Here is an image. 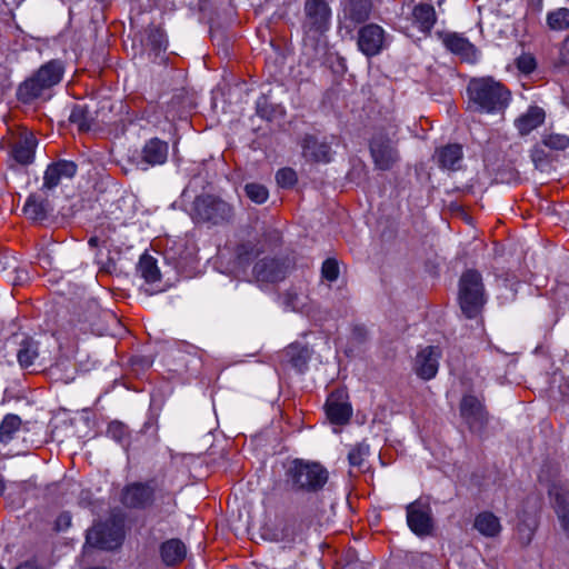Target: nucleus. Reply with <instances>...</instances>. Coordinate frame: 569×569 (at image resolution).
<instances>
[{"mask_svg":"<svg viewBox=\"0 0 569 569\" xmlns=\"http://www.w3.org/2000/svg\"><path fill=\"white\" fill-rule=\"evenodd\" d=\"M120 502L130 510H151L157 518V526L169 523L168 519L176 513L178 507L176 492L164 476L126 485L120 493Z\"/></svg>","mask_w":569,"mask_h":569,"instance_id":"f257e3e1","label":"nucleus"},{"mask_svg":"<svg viewBox=\"0 0 569 569\" xmlns=\"http://www.w3.org/2000/svg\"><path fill=\"white\" fill-rule=\"evenodd\" d=\"M328 480V470L317 461L293 459L284 469V486L296 495H316Z\"/></svg>","mask_w":569,"mask_h":569,"instance_id":"f03ea898","label":"nucleus"},{"mask_svg":"<svg viewBox=\"0 0 569 569\" xmlns=\"http://www.w3.org/2000/svg\"><path fill=\"white\" fill-rule=\"evenodd\" d=\"M331 27V9L325 0H306L301 20L302 43L315 52L326 44Z\"/></svg>","mask_w":569,"mask_h":569,"instance_id":"7ed1b4c3","label":"nucleus"},{"mask_svg":"<svg viewBox=\"0 0 569 569\" xmlns=\"http://www.w3.org/2000/svg\"><path fill=\"white\" fill-rule=\"evenodd\" d=\"M467 93L476 110L487 113L503 111L511 99V92L491 77L471 79Z\"/></svg>","mask_w":569,"mask_h":569,"instance_id":"20e7f679","label":"nucleus"},{"mask_svg":"<svg viewBox=\"0 0 569 569\" xmlns=\"http://www.w3.org/2000/svg\"><path fill=\"white\" fill-rule=\"evenodd\" d=\"M189 214L196 223L222 227L234 222L236 207L217 194L201 193L192 201Z\"/></svg>","mask_w":569,"mask_h":569,"instance_id":"39448f33","label":"nucleus"},{"mask_svg":"<svg viewBox=\"0 0 569 569\" xmlns=\"http://www.w3.org/2000/svg\"><path fill=\"white\" fill-rule=\"evenodd\" d=\"M64 67L60 60H51L41 66L38 71L24 80L18 88L17 98L23 103H30L46 90L58 84L63 77Z\"/></svg>","mask_w":569,"mask_h":569,"instance_id":"423d86ee","label":"nucleus"},{"mask_svg":"<svg viewBox=\"0 0 569 569\" xmlns=\"http://www.w3.org/2000/svg\"><path fill=\"white\" fill-rule=\"evenodd\" d=\"M124 538V517L121 512H112L103 522L96 523L87 532V543L92 547L113 550Z\"/></svg>","mask_w":569,"mask_h":569,"instance_id":"0eeeda50","label":"nucleus"},{"mask_svg":"<svg viewBox=\"0 0 569 569\" xmlns=\"http://www.w3.org/2000/svg\"><path fill=\"white\" fill-rule=\"evenodd\" d=\"M486 302L482 277L477 270H467L459 281V303L463 315L476 318Z\"/></svg>","mask_w":569,"mask_h":569,"instance_id":"6e6552de","label":"nucleus"},{"mask_svg":"<svg viewBox=\"0 0 569 569\" xmlns=\"http://www.w3.org/2000/svg\"><path fill=\"white\" fill-rule=\"evenodd\" d=\"M369 150L375 168L378 170H391L400 161L397 141L386 133L373 134L369 142Z\"/></svg>","mask_w":569,"mask_h":569,"instance_id":"1a4fd4ad","label":"nucleus"},{"mask_svg":"<svg viewBox=\"0 0 569 569\" xmlns=\"http://www.w3.org/2000/svg\"><path fill=\"white\" fill-rule=\"evenodd\" d=\"M407 525L418 537L431 536L435 529V519L429 499L420 497L406 507Z\"/></svg>","mask_w":569,"mask_h":569,"instance_id":"9d476101","label":"nucleus"},{"mask_svg":"<svg viewBox=\"0 0 569 569\" xmlns=\"http://www.w3.org/2000/svg\"><path fill=\"white\" fill-rule=\"evenodd\" d=\"M460 417L473 433L482 432L489 422V412L485 406L483 398L472 393L462 396L459 405Z\"/></svg>","mask_w":569,"mask_h":569,"instance_id":"9b49d317","label":"nucleus"},{"mask_svg":"<svg viewBox=\"0 0 569 569\" xmlns=\"http://www.w3.org/2000/svg\"><path fill=\"white\" fill-rule=\"evenodd\" d=\"M445 48L451 53L460 57L462 61L473 63L478 59V49L466 37L458 32H438Z\"/></svg>","mask_w":569,"mask_h":569,"instance_id":"f8f14e48","label":"nucleus"},{"mask_svg":"<svg viewBox=\"0 0 569 569\" xmlns=\"http://www.w3.org/2000/svg\"><path fill=\"white\" fill-rule=\"evenodd\" d=\"M17 361L21 369L36 372L46 366L44 357L40 352V343L32 337H24L17 349Z\"/></svg>","mask_w":569,"mask_h":569,"instance_id":"ddd939ff","label":"nucleus"},{"mask_svg":"<svg viewBox=\"0 0 569 569\" xmlns=\"http://www.w3.org/2000/svg\"><path fill=\"white\" fill-rule=\"evenodd\" d=\"M440 358L441 350L439 347L428 346L421 349L415 358V373L426 381L433 379L439 369Z\"/></svg>","mask_w":569,"mask_h":569,"instance_id":"4468645a","label":"nucleus"},{"mask_svg":"<svg viewBox=\"0 0 569 569\" xmlns=\"http://www.w3.org/2000/svg\"><path fill=\"white\" fill-rule=\"evenodd\" d=\"M383 29L375 23L363 26L358 32V48L367 57H373L385 48Z\"/></svg>","mask_w":569,"mask_h":569,"instance_id":"2eb2a0df","label":"nucleus"},{"mask_svg":"<svg viewBox=\"0 0 569 569\" xmlns=\"http://www.w3.org/2000/svg\"><path fill=\"white\" fill-rule=\"evenodd\" d=\"M168 142L159 138L149 139L140 152V168L147 170L149 167L163 164L168 159Z\"/></svg>","mask_w":569,"mask_h":569,"instance_id":"dca6fc26","label":"nucleus"},{"mask_svg":"<svg viewBox=\"0 0 569 569\" xmlns=\"http://www.w3.org/2000/svg\"><path fill=\"white\" fill-rule=\"evenodd\" d=\"M433 161L441 170L458 171L462 168L463 149L459 143H448L437 148Z\"/></svg>","mask_w":569,"mask_h":569,"instance_id":"f3484780","label":"nucleus"},{"mask_svg":"<svg viewBox=\"0 0 569 569\" xmlns=\"http://www.w3.org/2000/svg\"><path fill=\"white\" fill-rule=\"evenodd\" d=\"M78 166L73 161L59 160L48 166L43 176L42 188L52 190L59 186L62 178H73Z\"/></svg>","mask_w":569,"mask_h":569,"instance_id":"a211bd4d","label":"nucleus"},{"mask_svg":"<svg viewBox=\"0 0 569 569\" xmlns=\"http://www.w3.org/2000/svg\"><path fill=\"white\" fill-rule=\"evenodd\" d=\"M252 272L259 282H277L286 276L283 264L273 258H263L257 261Z\"/></svg>","mask_w":569,"mask_h":569,"instance_id":"6ab92c4d","label":"nucleus"},{"mask_svg":"<svg viewBox=\"0 0 569 569\" xmlns=\"http://www.w3.org/2000/svg\"><path fill=\"white\" fill-rule=\"evenodd\" d=\"M302 154L308 161L329 162L331 147L328 142L319 140L316 136L306 134L302 139Z\"/></svg>","mask_w":569,"mask_h":569,"instance_id":"aec40b11","label":"nucleus"},{"mask_svg":"<svg viewBox=\"0 0 569 569\" xmlns=\"http://www.w3.org/2000/svg\"><path fill=\"white\" fill-rule=\"evenodd\" d=\"M548 493L553 498V508L562 529L569 532V490L560 483H552Z\"/></svg>","mask_w":569,"mask_h":569,"instance_id":"412c9836","label":"nucleus"},{"mask_svg":"<svg viewBox=\"0 0 569 569\" xmlns=\"http://www.w3.org/2000/svg\"><path fill=\"white\" fill-rule=\"evenodd\" d=\"M37 144L36 137L30 132H26L12 144L11 157L19 164H30L33 162Z\"/></svg>","mask_w":569,"mask_h":569,"instance_id":"4be33fe9","label":"nucleus"},{"mask_svg":"<svg viewBox=\"0 0 569 569\" xmlns=\"http://www.w3.org/2000/svg\"><path fill=\"white\" fill-rule=\"evenodd\" d=\"M187 556L186 545L178 538H171L160 545V557L168 567L179 566Z\"/></svg>","mask_w":569,"mask_h":569,"instance_id":"5701e85b","label":"nucleus"},{"mask_svg":"<svg viewBox=\"0 0 569 569\" xmlns=\"http://www.w3.org/2000/svg\"><path fill=\"white\" fill-rule=\"evenodd\" d=\"M283 358L298 373H303L308 369L311 350L308 346L291 343L283 350Z\"/></svg>","mask_w":569,"mask_h":569,"instance_id":"b1692460","label":"nucleus"},{"mask_svg":"<svg viewBox=\"0 0 569 569\" xmlns=\"http://www.w3.org/2000/svg\"><path fill=\"white\" fill-rule=\"evenodd\" d=\"M546 113L542 108L531 106L528 110L515 120V126L520 136H527L532 130L541 126L545 121Z\"/></svg>","mask_w":569,"mask_h":569,"instance_id":"393cba45","label":"nucleus"},{"mask_svg":"<svg viewBox=\"0 0 569 569\" xmlns=\"http://www.w3.org/2000/svg\"><path fill=\"white\" fill-rule=\"evenodd\" d=\"M50 210L51 208L48 199L42 198L37 193L30 194L23 207L24 214L33 221L46 220Z\"/></svg>","mask_w":569,"mask_h":569,"instance_id":"a878e982","label":"nucleus"},{"mask_svg":"<svg viewBox=\"0 0 569 569\" xmlns=\"http://www.w3.org/2000/svg\"><path fill=\"white\" fill-rule=\"evenodd\" d=\"M326 415L331 423L342 426L350 420L352 409L348 402L339 401L331 396L326 403Z\"/></svg>","mask_w":569,"mask_h":569,"instance_id":"bb28decb","label":"nucleus"},{"mask_svg":"<svg viewBox=\"0 0 569 569\" xmlns=\"http://www.w3.org/2000/svg\"><path fill=\"white\" fill-rule=\"evenodd\" d=\"M370 456V447L365 441L358 442L351 447L348 453V461L352 469L357 472H366L369 470L370 465L368 458Z\"/></svg>","mask_w":569,"mask_h":569,"instance_id":"cd10ccee","label":"nucleus"},{"mask_svg":"<svg viewBox=\"0 0 569 569\" xmlns=\"http://www.w3.org/2000/svg\"><path fill=\"white\" fill-rule=\"evenodd\" d=\"M415 22L422 32H430L437 21V14L433 6L429 3H419L412 10Z\"/></svg>","mask_w":569,"mask_h":569,"instance_id":"c85d7f7f","label":"nucleus"},{"mask_svg":"<svg viewBox=\"0 0 569 569\" xmlns=\"http://www.w3.org/2000/svg\"><path fill=\"white\" fill-rule=\"evenodd\" d=\"M473 526L486 537H496L501 530L499 519L489 511L479 513L475 519Z\"/></svg>","mask_w":569,"mask_h":569,"instance_id":"c756f323","label":"nucleus"},{"mask_svg":"<svg viewBox=\"0 0 569 569\" xmlns=\"http://www.w3.org/2000/svg\"><path fill=\"white\" fill-rule=\"evenodd\" d=\"M370 11L371 3L369 0H351L348 8L345 10V17L352 23L358 24L369 18Z\"/></svg>","mask_w":569,"mask_h":569,"instance_id":"7c9ffc66","label":"nucleus"},{"mask_svg":"<svg viewBox=\"0 0 569 569\" xmlns=\"http://www.w3.org/2000/svg\"><path fill=\"white\" fill-rule=\"evenodd\" d=\"M137 270L148 283H154L161 278L156 258L148 253H143L140 257Z\"/></svg>","mask_w":569,"mask_h":569,"instance_id":"2f4dec72","label":"nucleus"},{"mask_svg":"<svg viewBox=\"0 0 569 569\" xmlns=\"http://www.w3.org/2000/svg\"><path fill=\"white\" fill-rule=\"evenodd\" d=\"M21 419L17 415L9 413L4 416L3 420L0 423V442L9 443L17 431H19L21 427Z\"/></svg>","mask_w":569,"mask_h":569,"instance_id":"473e14b6","label":"nucleus"},{"mask_svg":"<svg viewBox=\"0 0 569 569\" xmlns=\"http://www.w3.org/2000/svg\"><path fill=\"white\" fill-rule=\"evenodd\" d=\"M146 46L156 54L167 50L168 40L164 31L159 27H149L147 29Z\"/></svg>","mask_w":569,"mask_h":569,"instance_id":"72a5a7b5","label":"nucleus"},{"mask_svg":"<svg viewBox=\"0 0 569 569\" xmlns=\"http://www.w3.org/2000/svg\"><path fill=\"white\" fill-rule=\"evenodd\" d=\"M69 121L77 126L79 131L86 132L91 129L92 117L86 106L74 104Z\"/></svg>","mask_w":569,"mask_h":569,"instance_id":"f704fd0d","label":"nucleus"},{"mask_svg":"<svg viewBox=\"0 0 569 569\" xmlns=\"http://www.w3.org/2000/svg\"><path fill=\"white\" fill-rule=\"evenodd\" d=\"M547 23L552 30H565L569 28V9L559 8L547 17Z\"/></svg>","mask_w":569,"mask_h":569,"instance_id":"c9c22d12","label":"nucleus"},{"mask_svg":"<svg viewBox=\"0 0 569 569\" xmlns=\"http://www.w3.org/2000/svg\"><path fill=\"white\" fill-rule=\"evenodd\" d=\"M107 433L121 446H128L130 440L129 428L120 421H111L108 425Z\"/></svg>","mask_w":569,"mask_h":569,"instance_id":"e433bc0d","label":"nucleus"},{"mask_svg":"<svg viewBox=\"0 0 569 569\" xmlns=\"http://www.w3.org/2000/svg\"><path fill=\"white\" fill-rule=\"evenodd\" d=\"M541 142L551 150L562 151L569 146V137L560 133H548L542 136Z\"/></svg>","mask_w":569,"mask_h":569,"instance_id":"4c0bfd02","label":"nucleus"},{"mask_svg":"<svg viewBox=\"0 0 569 569\" xmlns=\"http://www.w3.org/2000/svg\"><path fill=\"white\" fill-rule=\"evenodd\" d=\"M246 196L256 203H263L269 196L268 189L260 183H247L244 186Z\"/></svg>","mask_w":569,"mask_h":569,"instance_id":"58836bf2","label":"nucleus"},{"mask_svg":"<svg viewBox=\"0 0 569 569\" xmlns=\"http://www.w3.org/2000/svg\"><path fill=\"white\" fill-rule=\"evenodd\" d=\"M277 183L281 188H291L297 183V173L291 168H281L276 173Z\"/></svg>","mask_w":569,"mask_h":569,"instance_id":"ea45409f","label":"nucleus"},{"mask_svg":"<svg viewBox=\"0 0 569 569\" xmlns=\"http://www.w3.org/2000/svg\"><path fill=\"white\" fill-rule=\"evenodd\" d=\"M536 527L526 521L517 526V538L522 547H527L533 539Z\"/></svg>","mask_w":569,"mask_h":569,"instance_id":"a19ab883","label":"nucleus"},{"mask_svg":"<svg viewBox=\"0 0 569 569\" xmlns=\"http://www.w3.org/2000/svg\"><path fill=\"white\" fill-rule=\"evenodd\" d=\"M322 278L329 282H333L339 277V264L336 259L328 258L323 261L321 267Z\"/></svg>","mask_w":569,"mask_h":569,"instance_id":"79ce46f5","label":"nucleus"},{"mask_svg":"<svg viewBox=\"0 0 569 569\" xmlns=\"http://www.w3.org/2000/svg\"><path fill=\"white\" fill-rule=\"evenodd\" d=\"M166 259L168 261H172L174 269L177 270L178 273H181L184 277H189L187 268L192 262V259H190L189 257L178 259L173 254H170L169 252L166 253Z\"/></svg>","mask_w":569,"mask_h":569,"instance_id":"37998d69","label":"nucleus"},{"mask_svg":"<svg viewBox=\"0 0 569 569\" xmlns=\"http://www.w3.org/2000/svg\"><path fill=\"white\" fill-rule=\"evenodd\" d=\"M368 340V330L362 325H356L351 331V341L356 345H362Z\"/></svg>","mask_w":569,"mask_h":569,"instance_id":"c03bdc74","label":"nucleus"},{"mask_svg":"<svg viewBox=\"0 0 569 569\" xmlns=\"http://www.w3.org/2000/svg\"><path fill=\"white\" fill-rule=\"evenodd\" d=\"M517 67L525 73H530L536 68V61L531 56H521L517 60Z\"/></svg>","mask_w":569,"mask_h":569,"instance_id":"a18cd8bd","label":"nucleus"},{"mask_svg":"<svg viewBox=\"0 0 569 569\" xmlns=\"http://www.w3.org/2000/svg\"><path fill=\"white\" fill-rule=\"evenodd\" d=\"M71 525V516L68 512H62L58 516L56 520V529L57 530H66Z\"/></svg>","mask_w":569,"mask_h":569,"instance_id":"49530a36","label":"nucleus"},{"mask_svg":"<svg viewBox=\"0 0 569 569\" xmlns=\"http://www.w3.org/2000/svg\"><path fill=\"white\" fill-rule=\"evenodd\" d=\"M264 237L268 238L273 244H277L280 241V233L276 229L266 231Z\"/></svg>","mask_w":569,"mask_h":569,"instance_id":"de8ad7c7","label":"nucleus"},{"mask_svg":"<svg viewBox=\"0 0 569 569\" xmlns=\"http://www.w3.org/2000/svg\"><path fill=\"white\" fill-rule=\"evenodd\" d=\"M132 363H139L141 368H149L152 365V361L147 357H139L134 358Z\"/></svg>","mask_w":569,"mask_h":569,"instance_id":"09e8293b","label":"nucleus"},{"mask_svg":"<svg viewBox=\"0 0 569 569\" xmlns=\"http://www.w3.org/2000/svg\"><path fill=\"white\" fill-rule=\"evenodd\" d=\"M16 569H42L36 561H26Z\"/></svg>","mask_w":569,"mask_h":569,"instance_id":"8fccbe9b","label":"nucleus"},{"mask_svg":"<svg viewBox=\"0 0 569 569\" xmlns=\"http://www.w3.org/2000/svg\"><path fill=\"white\" fill-rule=\"evenodd\" d=\"M166 533L167 531L162 530L161 528H158L157 526H153L150 529V535L156 539L163 537Z\"/></svg>","mask_w":569,"mask_h":569,"instance_id":"3c124183","label":"nucleus"},{"mask_svg":"<svg viewBox=\"0 0 569 569\" xmlns=\"http://www.w3.org/2000/svg\"><path fill=\"white\" fill-rule=\"evenodd\" d=\"M88 244L91 247V248H96L98 247L99 244V239L97 237H91L88 241Z\"/></svg>","mask_w":569,"mask_h":569,"instance_id":"603ef678","label":"nucleus"},{"mask_svg":"<svg viewBox=\"0 0 569 569\" xmlns=\"http://www.w3.org/2000/svg\"><path fill=\"white\" fill-rule=\"evenodd\" d=\"M3 490H4V482H3V480L0 478V496L2 495Z\"/></svg>","mask_w":569,"mask_h":569,"instance_id":"864d4df0","label":"nucleus"},{"mask_svg":"<svg viewBox=\"0 0 569 569\" xmlns=\"http://www.w3.org/2000/svg\"><path fill=\"white\" fill-rule=\"evenodd\" d=\"M565 49L569 52V36L565 40Z\"/></svg>","mask_w":569,"mask_h":569,"instance_id":"5fc2aeb1","label":"nucleus"},{"mask_svg":"<svg viewBox=\"0 0 569 569\" xmlns=\"http://www.w3.org/2000/svg\"><path fill=\"white\" fill-rule=\"evenodd\" d=\"M565 103H566V104L568 106V108H569V100H568V101H565Z\"/></svg>","mask_w":569,"mask_h":569,"instance_id":"6e6d98bb","label":"nucleus"},{"mask_svg":"<svg viewBox=\"0 0 569 569\" xmlns=\"http://www.w3.org/2000/svg\"><path fill=\"white\" fill-rule=\"evenodd\" d=\"M0 569H3V568L0 567Z\"/></svg>","mask_w":569,"mask_h":569,"instance_id":"4d7b16f0","label":"nucleus"}]
</instances>
